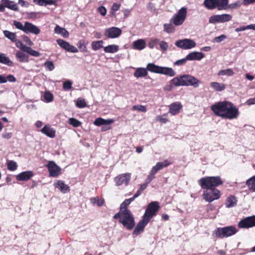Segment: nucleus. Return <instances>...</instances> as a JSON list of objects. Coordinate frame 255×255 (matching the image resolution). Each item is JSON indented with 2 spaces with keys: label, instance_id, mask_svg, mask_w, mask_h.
<instances>
[{
  "label": "nucleus",
  "instance_id": "1",
  "mask_svg": "<svg viewBox=\"0 0 255 255\" xmlns=\"http://www.w3.org/2000/svg\"><path fill=\"white\" fill-rule=\"evenodd\" d=\"M198 183L204 189L203 198L208 202H211L220 197V191L215 187L223 184L220 176H206L198 181Z\"/></svg>",
  "mask_w": 255,
  "mask_h": 255
},
{
  "label": "nucleus",
  "instance_id": "2",
  "mask_svg": "<svg viewBox=\"0 0 255 255\" xmlns=\"http://www.w3.org/2000/svg\"><path fill=\"white\" fill-rule=\"evenodd\" d=\"M211 110L215 116L222 119H236L240 115L238 108L232 102L227 101L215 103L211 106Z\"/></svg>",
  "mask_w": 255,
  "mask_h": 255
},
{
  "label": "nucleus",
  "instance_id": "3",
  "mask_svg": "<svg viewBox=\"0 0 255 255\" xmlns=\"http://www.w3.org/2000/svg\"><path fill=\"white\" fill-rule=\"evenodd\" d=\"M170 82L175 87L192 86L197 88L201 82L190 75H183L175 77L170 80Z\"/></svg>",
  "mask_w": 255,
  "mask_h": 255
},
{
  "label": "nucleus",
  "instance_id": "4",
  "mask_svg": "<svg viewBox=\"0 0 255 255\" xmlns=\"http://www.w3.org/2000/svg\"><path fill=\"white\" fill-rule=\"evenodd\" d=\"M114 218L118 219L119 222L128 230H132L135 225L134 217L129 210L120 211L114 215Z\"/></svg>",
  "mask_w": 255,
  "mask_h": 255
},
{
  "label": "nucleus",
  "instance_id": "5",
  "mask_svg": "<svg viewBox=\"0 0 255 255\" xmlns=\"http://www.w3.org/2000/svg\"><path fill=\"white\" fill-rule=\"evenodd\" d=\"M228 3L229 0H204L203 5L208 9L222 10L227 9Z\"/></svg>",
  "mask_w": 255,
  "mask_h": 255
},
{
  "label": "nucleus",
  "instance_id": "6",
  "mask_svg": "<svg viewBox=\"0 0 255 255\" xmlns=\"http://www.w3.org/2000/svg\"><path fill=\"white\" fill-rule=\"evenodd\" d=\"M237 229L234 226L218 228L213 233V236L218 238H224L232 236L237 233Z\"/></svg>",
  "mask_w": 255,
  "mask_h": 255
},
{
  "label": "nucleus",
  "instance_id": "7",
  "mask_svg": "<svg viewBox=\"0 0 255 255\" xmlns=\"http://www.w3.org/2000/svg\"><path fill=\"white\" fill-rule=\"evenodd\" d=\"M146 69L152 73L162 74L170 77L175 76L176 74L171 68L161 67L153 63H148Z\"/></svg>",
  "mask_w": 255,
  "mask_h": 255
},
{
  "label": "nucleus",
  "instance_id": "8",
  "mask_svg": "<svg viewBox=\"0 0 255 255\" xmlns=\"http://www.w3.org/2000/svg\"><path fill=\"white\" fill-rule=\"evenodd\" d=\"M186 16L187 8L185 7H182L176 14L172 16L171 21L175 26L181 25L184 22Z\"/></svg>",
  "mask_w": 255,
  "mask_h": 255
},
{
  "label": "nucleus",
  "instance_id": "9",
  "mask_svg": "<svg viewBox=\"0 0 255 255\" xmlns=\"http://www.w3.org/2000/svg\"><path fill=\"white\" fill-rule=\"evenodd\" d=\"M175 45L179 48L183 49H190L195 47L196 45V42L191 39H183L177 40Z\"/></svg>",
  "mask_w": 255,
  "mask_h": 255
},
{
  "label": "nucleus",
  "instance_id": "10",
  "mask_svg": "<svg viewBox=\"0 0 255 255\" xmlns=\"http://www.w3.org/2000/svg\"><path fill=\"white\" fill-rule=\"evenodd\" d=\"M130 178L131 173H126L121 174L116 176L114 179V181L116 183V185L117 186H119L122 185L127 186L130 180Z\"/></svg>",
  "mask_w": 255,
  "mask_h": 255
},
{
  "label": "nucleus",
  "instance_id": "11",
  "mask_svg": "<svg viewBox=\"0 0 255 255\" xmlns=\"http://www.w3.org/2000/svg\"><path fill=\"white\" fill-rule=\"evenodd\" d=\"M158 209V203L157 202H152L148 205L143 216L147 217V219L149 218V220H150L157 212Z\"/></svg>",
  "mask_w": 255,
  "mask_h": 255
},
{
  "label": "nucleus",
  "instance_id": "12",
  "mask_svg": "<svg viewBox=\"0 0 255 255\" xmlns=\"http://www.w3.org/2000/svg\"><path fill=\"white\" fill-rule=\"evenodd\" d=\"M255 226V216L245 218L238 223L240 228H250Z\"/></svg>",
  "mask_w": 255,
  "mask_h": 255
},
{
  "label": "nucleus",
  "instance_id": "13",
  "mask_svg": "<svg viewBox=\"0 0 255 255\" xmlns=\"http://www.w3.org/2000/svg\"><path fill=\"white\" fill-rule=\"evenodd\" d=\"M48 169L49 175L51 177H57L60 174L61 168L58 166L54 161H50L46 165Z\"/></svg>",
  "mask_w": 255,
  "mask_h": 255
},
{
  "label": "nucleus",
  "instance_id": "14",
  "mask_svg": "<svg viewBox=\"0 0 255 255\" xmlns=\"http://www.w3.org/2000/svg\"><path fill=\"white\" fill-rule=\"evenodd\" d=\"M57 43L63 49L68 52L72 53H77L78 52V49L75 46L71 45L70 43L62 39L56 40Z\"/></svg>",
  "mask_w": 255,
  "mask_h": 255
},
{
  "label": "nucleus",
  "instance_id": "15",
  "mask_svg": "<svg viewBox=\"0 0 255 255\" xmlns=\"http://www.w3.org/2000/svg\"><path fill=\"white\" fill-rule=\"evenodd\" d=\"M149 221V218L147 219V217L143 216L142 219L138 223L136 227L133 231L132 234L137 236L141 234L143 231L144 227L148 223Z\"/></svg>",
  "mask_w": 255,
  "mask_h": 255
},
{
  "label": "nucleus",
  "instance_id": "16",
  "mask_svg": "<svg viewBox=\"0 0 255 255\" xmlns=\"http://www.w3.org/2000/svg\"><path fill=\"white\" fill-rule=\"evenodd\" d=\"M122 34V30L118 27H112L106 29L105 35L108 38H115L118 37Z\"/></svg>",
  "mask_w": 255,
  "mask_h": 255
},
{
  "label": "nucleus",
  "instance_id": "17",
  "mask_svg": "<svg viewBox=\"0 0 255 255\" xmlns=\"http://www.w3.org/2000/svg\"><path fill=\"white\" fill-rule=\"evenodd\" d=\"M23 32L26 33H31L37 35L40 33V30L38 27L27 21L24 23V29Z\"/></svg>",
  "mask_w": 255,
  "mask_h": 255
},
{
  "label": "nucleus",
  "instance_id": "18",
  "mask_svg": "<svg viewBox=\"0 0 255 255\" xmlns=\"http://www.w3.org/2000/svg\"><path fill=\"white\" fill-rule=\"evenodd\" d=\"M169 113L172 115L178 114L182 108L181 103L179 102H176L171 104L169 106Z\"/></svg>",
  "mask_w": 255,
  "mask_h": 255
},
{
  "label": "nucleus",
  "instance_id": "19",
  "mask_svg": "<svg viewBox=\"0 0 255 255\" xmlns=\"http://www.w3.org/2000/svg\"><path fill=\"white\" fill-rule=\"evenodd\" d=\"M33 176V173L31 171H26L20 173L16 176V179L18 181H27Z\"/></svg>",
  "mask_w": 255,
  "mask_h": 255
},
{
  "label": "nucleus",
  "instance_id": "20",
  "mask_svg": "<svg viewBox=\"0 0 255 255\" xmlns=\"http://www.w3.org/2000/svg\"><path fill=\"white\" fill-rule=\"evenodd\" d=\"M204 53L200 52H192L186 56V59L190 61L200 60L204 57Z\"/></svg>",
  "mask_w": 255,
  "mask_h": 255
},
{
  "label": "nucleus",
  "instance_id": "21",
  "mask_svg": "<svg viewBox=\"0 0 255 255\" xmlns=\"http://www.w3.org/2000/svg\"><path fill=\"white\" fill-rule=\"evenodd\" d=\"M55 186L63 193H66L70 191V188L69 186L65 184L63 181L58 180L55 183Z\"/></svg>",
  "mask_w": 255,
  "mask_h": 255
},
{
  "label": "nucleus",
  "instance_id": "22",
  "mask_svg": "<svg viewBox=\"0 0 255 255\" xmlns=\"http://www.w3.org/2000/svg\"><path fill=\"white\" fill-rule=\"evenodd\" d=\"M1 1L2 2V5L4 6V8L7 7L16 11L18 10L17 5L16 3H14V2L9 0H1Z\"/></svg>",
  "mask_w": 255,
  "mask_h": 255
},
{
  "label": "nucleus",
  "instance_id": "23",
  "mask_svg": "<svg viewBox=\"0 0 255 255\" xmlns=\"http://www.w3.org/2000/svg\"><path fill=\"white\" fill-rule=\"evenodd\" d=\"M114 121L112 119L105 120L102 118H98L95 120L94 124L96 126H101L103 125H110L113 123Z\"/></svg>",
  "mask_w": 255,
  "mask_h": 255
},
{
  "label": "nucleus",
  "instance_id": "24",
  "mask_svg": "<svg viewBox=\"0 0 255 255\" xmlns=\"http://www.w3.org/2000/svg\"><path fill=\"white\" fill-rule=\"evenodd\" d=\"M146 46L145 40L143 39H139L133 42V48L136 50H142Z\"/></svg>",
  "mask_w": 255,
  "mask_h": 255
},
{
  "label": "nucleus",
  "instance_id": "25",
  "mask_svg": "<svg viewBox=\"0 0 255 255\" xmlns=\"http://www.w3.org/2000/svg\"><path fill=\"white\" fill-rule=\"evenodd\" d=\"M58 0H33V2L40 6H46L47 5H56Z\"/></svg>",
  "mask_w": 255,
  "mask_h": 255
},
{
  "label": "nucleus",
  "instance_id": "26",
  "mask_svg": "<svg viewBox=\"0 0 255 255\" xmlns=\"http://www.w3.org/2000/svg\"><path fill=\"white\" fill-rule=\"evenodd\" d=\"M210 87L217 92H221L226 89V85L216 82H213L210 83Z\"/></svg>",
  "mask_w": 255,
  "mask_h": 255
},
{
  "label": "nucleus",
  "instance_id": "27",
  "mask_svg": "<svg viewBox=\"0 0 255 255\" xmlns=\"http://www.w3.org/2000/svg\"><path fill=\"white\" fill-rule=\"evenodd\" d=\"M237 200L234 196H230L228 197L225 205L227 208H232L237 205Z\"/></svg>",
  "mask_w": 255,
  "mask_h": 255
},
{
  "label": "nucleus",
  "instance_id": "28",
  "mask_svg": "<svg viewBox=\"0 0 255 255\" xmlns=\"http://www.w3.org/2000/svg\"><path fill=\"white\" fill-rule=\"evenodd\" d=\"M16 81V78L12 75H8L6 77L0 74V83H5L7 81L10 82H15Z\"/></svg>",
  "mask_w": 255,
  "mask_h": 255
},
{
  "label": "nucleus",
  "instance_id": "29",
  "mask_svg": "<svg viewBox=\"0 0 255 255\" xmlns=\"http://www.w3.org/2000/svg\"><path fill=\"white\" fill-rule=\"evenodd\" d=\"M133 75L136 78L145 77L147 75V72L143 68H138L135 70Z\"/></svg>",
  "mask_w": 255,
  "mask_h": 255
},
{
  "label": "nucleus",
  "instance_id": "30",
  "mask_svg": "<svg viewBox=\"0 0 255 255\" xmlns=\"http://www.w3.org/2000/svg\"><path fill=\"white\" fill-rule=\"evenodd\" d=\"M119 46L112 44L105 47L104 50L106 53H114L117 52L119 50Z\"/></svg>",
  "mask_w": 255,
  "mask_h": 255
},
{
  "label": "nucleus",
  "instance_id": "31",
  "mask_svg": "<svg viewBox=\"0 0 255 255\" xmlns=\"http://www.w3.org/2000/svg\"><path fill=\"white\" fill-rule=\"evenodd\" d=\"M246 184L250 190L255 192V175L248 179Z\"/></svg>",
  "mask_w": 255,
  "mask_h": 255
},
{
  "label": "nucleus",
  "instance_id": "32",
  "mask_svg": "<svg viewBox=\"0 0 255 255\" xmlns=\"http://www.w3.org/2000/svg\"><path fill=\"white\" fill-rule=\"evenodd\" d=\"M41 132L47 136L53 138L55 135V131L53 128H41Z\"/></svg>",
  "mask_w": 255,
  "mask_h": 255
},
{
  "label": "nucleus",
  "instance_id": "33",
  "mask_svg": "<svg viewBox=\"0 0 255 255\" xmlns=\"http://www.w3.org/2000/svg\"><path fill=\"white\" fill-rule=\"evenodd\" d=\"M54 31L56 33L62 34L65 37H67L69 36V33L68 31L58 25L55 26Z\"/></svg>",
  "mask_w": 255,
  "mask_h": 255
},
{
  "label": "nucleus",
  "instance_id": "34",
  "mask_svg": "<svg viewBox=\"0 0 255 255\" xmlns=\"http://www.w3.org/2000/svg\"><path fill=\"white\" fill-rule=\"evenodd\" d=\"M0 63L8 66H11L12 62L3 53H0Z\"/></svg>",
  "mask_w": 255,
  "mask_h": 255
},
{
  "label": "nucleus",
  "instance_id": "35",
  "mask_svg": "<svg viewBox=\"0 0 255 255\" xmlns=\"http://www.w3.org/2000/svg\"><path fill=\"white\" fill-rule=\"evenodd\" d=\"M15 56L20 62H27L28 61L27 56L21 51L17 52Z\"/></svg>",
  "mask_w": 255,
  "mask_h": 255
},
{
  "label": "nucleus",
  "instance_id": "36",
  "mask_svg": "<svg viewBox=\"0 0 255 255\" xmlns=\"http://www.w3.org/2000/svg\"><path fill=\"white\" fill-rule=\"evenodd\" d=\"M42 97L43 98L42 100L47 103H50L53 100V94L49 91L45 92Z\"/></svg>",
  "mask_w": 255,
  "mask_h": 255
},
{
  "label": "nucleus",
  "instance_id": "37",
  "mask_svg": "<svg viewBox=\"0 0 255 255\" xmlns=\"http://www.w3.org/2000/svg\"><path fill=\"white\" fill-rule=\"evenodd\" d=\"M219 22L223 23L230 21L232 16L229 14H222L218 15Z\"/></svg>",
  "mask_w": 255,
  "mask_h": 255
},
{
  "label": "nucleus",
  "instance_id": "38",
  "mask_svg": "<svg viewBox=\"0 0 255 255\" xmlns=\"http://www.w3.org/2000/svg\"><path fill=\"white\" fill-rule=\"evenodd\" d=\"M3 34L4 36L10 39L12 42L16 41V35L15 33L10 32L8 30H4Z\"/></svg>",
  "mask_w": 255,
  "mask_h": 255
},
{
  "label": "nucleus",
  "instance_id": "39",
  "mask_svg": "<svg viewBox=\"0 0 255 255\" xmlns=\"http://www.w3.org/2000/svg\"><path fill=\"white\" fill-rule=\"evenodd\" d=\"M133 201V199L131 198L128 199H126L121 205L120 206V211H123L125 210H129L127 208V207L129 205L131 202Z\"/></svg>",
  "mask_w": 255,
  "mask_h": 255
},
{
  "label": "nucleus",
  "instance_id": "40",
  "mask_svg": "<svg viewBox=\"0 0 255 255\" xmlns=\"http://www.w3.org/2000/svg\"><path fill=\"white\" fill-rule=\"evenodd\" d=\"M103 44L102 40L93 41L91 43V47L93 50H98L103 47Z\"/></svg>",
  "mask_w": 255,
  "mask_h": 255
},
{
  "label": "nucleus",
  "instance_id": "41",
  "mask_svg": "<svg viewBox=\"0 0 255 255\" xmlns=\"http://www.w3.org/2000/svg\"><path fill=\"white\" fill-rule=\"evenodd\" d=\"M91 203L93 205H97L99 207L102 206L104 203L103 199H99L98 197H94L90 199Z\"/></svg>",
  "mask_w": 255,
  "mask_h": 255
},
{
  "label": "nucleus",
  "instance_id": "42",
  "mask_svg": "<svg viewBox=\"0 0 255 255\" xmlns=\"http://www.w3.org/2000/svg\"><path fill=\"white\" fill-rule=\"evenodd\" d=\"M234 74V72L232 69H227L225 70H221L219 71L218 75H227L228 76H233Z\"/></svg>",
  "mask_w": 255,
  "mask_h": 255
},
{
  "label": "nucleus",
  "instance_id": "43",
  "mask_svg": "<svg viewBox=\"0 0 255 255\" xmlns=\"http://www.w3.org/2000/svg\"><path fill=\"white\" fill-rule=\"evenodd\" d=\"M164 30L168 33H173L175 31V28L171 23H165L163 25Z\"/></svg>",
  "mask_w": 255,
  "mask_h": 255
},
{
  "label": "nucleus",
  "instance_id": "44",
  "mask_svg": "<svg viewBox=\"0 0 255 255\" xmlns=\"http://www.w3.org/2000/svg\"><path fill=\"white\" fill-rule=\"evenodd\" d=\"M7 169L10 171H14L17 168V165L16 162L13 160H10L7 164Z\"/></svg>",
  "mask_w": 255,
  "mask_h": 255
},
{
  "label": "nucleus",
  "instance_id": "45",
  "mask_svg": "<svg viewBox=\"0 0 255 255\" xmlns=\"http://www.w3.org/2000/svg\"><path fill=\"white\" fill-rule=\"evenodd\" d=\"M25 49H26V50L25 51V52H26L27 53L29 54V55L32 56L38 57L40 55V53L39 52L32 49L30 47L25 48Z\"/></svg>",
  "mask_w": 255,
  "mask_h": 255
},
{
  "label": "nucleus",
  "instance_id": "46",
  "mask_svg": "<svg viewBox=\"0 0 255 255\" xmlns=\"http://www.w3.org/2000/svg\"><path fill=\"white\" fill-rule=\"evenodd\" d=\"M171 163L168 160H165L162 162H158L156 163V165L158 166L160 170H161L162 168L167 167Z\"/></svg>",
  "mask_w": 255,
  "mask_h": 255
},
{
  "label": "nucleus",
  "instance_id": "47",
  "mask_svg": "<svg viewBox=\"0 0 255 255\" xmlns=\"http://www.w3.org/2000/svg\"><path fill=\"white\" fill-rule=\"evenodd\" d=\"M132 110L133 111H138L142 112H146L147 111L146 107L145 106L141 105H134L132 107Z\"/></svg>",
  "mask_w": 255,
  "mask_h": 255
},
{
  "label": "nucleus",
  "instance_id": "48",
  "mask_svg": "<svg viewBox=\"0 0 255 255\" xmlns=\"http://www.w3.org/2000/svg\"><path fill=\"white\" fill-rule=\"evenodd\" d=\"M76 105L79 108H83L87 106V104L84 99L78 98Z\"/></svg>",
  "mask_w": 255,
  "mask_h": 255
},
{
  "label": "nucleus",
  "instance_id": "49",
  "mask_svg": "<svg viewBox=\"0 0 255 255\" xmlns=\"http://www.w3.org/2000/svg\"><path fill=\"white\" fill-rule=\"evenodd\" d=\"M44 66L49 71H52L55 68L54 64L51 61H46L44 64Z\"/></svg>",
  "mask_w": 255,
  "mask_h": 255
},
{
  "label": "nucleus",
  "instance_id": "50",
  "mask_svg": "<svg viewBox=\"0 0 255 255\" xmlns=\"http://www.w3.org/2000/svg\"><path fill=\"white\" fill-rule=\"evenodd\" d=\"M69 124L74 127H78L81 126V122L74 118H70L69 119Z\"/></svg>",
  "mask_w": 255,
  "mask_h": 255
},
{
  "label": "nucleus",
  "instance_id": "51",
  "mask_svg": "<svg viewBox=\"0 0 255 255\" xmlns=\"http://www.w3.org/2000/svg\"><path fill=\"white\" fill-rule=\"evenodd\" d=\"M166 116V115H164L163 116H157L155 117V121L160 123L161 124H165L169 122V120L166 118L163 117V116Z\"/></svg>",
  "mask_w": 255,
  "mask_h": 255
},
{
  "label": "nucleus",
  "instance_id": "52",
  "mask_svg": "<svg viewBox=\"0 0 255 255\" xmlns=\"http://www.w3.org/2000/svg\"><path fill=\"white\" fill-rule=\"evenodd\" d=\"M159 41L157 38H151L148 43V46L150 48H153L155 45H156Z\"/></svg>",
  "mask_w": 255,
  "mask_h": 255
},
{
  "label": "nucleus",
  "instance_id": "53",
  "mask_svg": "<svg viewBox=\"0 0 255 255\" xmlns=\"http://www.w3.org/2000/svg\"><path fill=\"white\" fill-rule=\"evenodd\" d=\"M77 46L81 52H83L87 51V48L86 45L81 40H80L78 42Z\"/></svg>",
  "mask_w": 255,
  "mask_h": 255
},
{
  "label": "nucleus",
  "instance_id": "54",
  "mask_svg": "<svg viewBox=\"0 0 255 255\" xmlns=\"http://www.w3.org/2000/svg\"><path fill=\"white\" fill-rule=\"evenodd\" d=\"M72 83L70 81H66L63 83V89L65 91H68L72 88Z\"/></svg>",
  "mask_w": 255,
  "mask_h": 255
},
{
  "label": "nucleus",
  "instance_id": "55",
  "mask_svg": "<svg viewBox=\"0 0 255 255\" xmlns=\"http://www.w3.org/2000/svg\"><path fill=\"white\" fill-rule=\"evenodd\" d=\"M16 42V45L17 47L19 48L20 49L24 52H25L26 50V49L25 48H27L28 46L24 45L22 42L19 40H18L15 42Z\"/></svg>",
  "mask_w": 255,
  "mask_h": 255
},
{
  "label": "nucleus",
  "instance_id": "56",
  "mask_svg": "<svg viewBox=\"0 0 255 255\" xmlns=\"http://www.w3.org/2000/svg\"><path fill=\"white\" fill-rule=\"evenodd\" d=\"M13 24L16 27V28L20 29L22 31H24V25H23L20 22L14 20Z\"/></svg>",
  "mask_w": 255,
  "mask_h": 255
},
{
  "label": "nucleus",
  "instance_id": "57",
  "mask_svg": "<svg viewBox=\"0 0 255 255\" xmlns=\"http://www.w3.org/2000/svg\"><path fill=\"white\" fill-rule=\"evenodd\" d=\"M209 22L210 23H213V24H215L216 23H219V21L218 15H214L211 16L209 18Z\"/></svg>",
  "mask_w": 255,
  "mask_h": 255
},
{
  "label": "nucleus",
  "instance_id": "58",
  "mask_svg": "<svg viewBox=\"0 0 255 255\" xmlns=\"http://www.w3.org/2000/svg\"><path fill=\"white\" fill-rule=\"evenodd\" d=\"M187 61H188L187 59H186V57L183 59H181L180 60H178L176 61L174 63V65H178V66H181V65H184L186 64Z\"/></svg>",
  "mask_w": 255,
  "mask_h": 255
},
{
  "label": "nucleus",
  "instance_id": "59",
  "mask_svg": "<svg viewBox=\"0 0 255 255\" xmlns=\"http://www.w3.org/2000/svg\"><path fill=\"white\" fill-rule=\"evenodd\" d=\"M158 43L161 49H162L164 51H166L167 50L168 48V45L167 42H166L164 41H161L160 42H159Z\"/></svg>",
  "mask_w": 255,
  "mask_h": 255
},
{
  "label": "nucleus",
  "instance_id": "60",
  "mask_svg": "<svg viewBox=\"0 0 255 255\" xmlns=\"http://www.w3.org/2000/svg\"><path fill=\"white\" fill-rule=\"evenodd\" d=\"M241 6V3L240 1H238L235 3H232L230 4H228V8L235 9Z\"/></svg>",
  "mask_w": 255,
  "mask_h": 255
},
{
  "label": "nucleus",
  "instance_id": "61",
  "mask_svg": "<svg viewBox=\"0 0 255 255\" xmlns=\"http://www.w3.org/2000/svg\"><path fill=\"white\" fill-rule=\"evenodd\" d=\"M98 11L102 15L105 16L107 13L106 8L103 6H101L98 8Z\"/></svg>",
  "mask_w": 255,
  "mask_h": 255
},
{
  "label": "nucleus",
  "instance_id": "62",
  "mask_svg": "<svg viewBox=\"0 0 255 255\" xmlns=\"http://www.w3.org/2000/svg\"><path fill=\"white\" fill-rule=\"evenodd\" d=\"M155 178V175L151 173L150 172L149 173L146 179V182L149 184L152 180Z\"/></svg>",
  "mask_w": 255,
  "mask_h": 255
},
{
  "label": "nucleus",
  "instance_id": "63",
  "mask_svg": "<svg viewBox=\"0 0 255 255\" xmlns=\"http://www.w3.org/2000/svg\"><path fill=\"white\" fill-rule=\"evenodd\" d=\"M226 38V36L225 35H221L215 38L214 40L216 42H220L224 40Z\"/></svg>",
  "mask_w": 255,
  "mask_h": 255
},
{
  "label": "nucleus",
  "instance_id": "64",
  "mask_svg": "<svg viewBox=\"0 0 255 255\" xmlns=\"http://www.w3.org/2000/svg\"><path fill=\"white\" fill-rule=\"evenodd\" d=\"M159 170H160V169L156 164L155 166L152 167L150 172L155 175Z\"/></svg>",
  "mask_w": 255,
  "mask_h": 255
}]
</instances>
